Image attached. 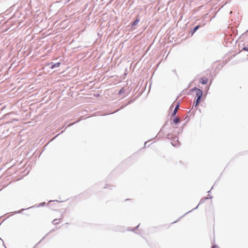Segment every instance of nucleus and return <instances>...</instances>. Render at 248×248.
<instances>
[{"instance_id": "nucleus-27", "label": "nucleus", "mask_w": 248, "mask_h": 248, "mask_svg": "<svg viewBox=\"0 0 248 248\" xmlns=\"http://www.w3.org/2000/svg\"><path fill=\"white\" fill-rule=\"evenodd\" d=\"M172 72L173 73H174L176 76H177V73H176V71L175 69L172 70Z\"/></svg>"}, {"instance_id": "nucleus-31", "label": "nucleus", "mask_w": 248, "mask_h": 248, "mask_svg": "<svg viewBox=\"0 0 248 248\" xmlns=\"http://www.w3.org/2000/svg\"><path fill=\"white\" fill-rule=\"evenodd\" d=\"M167 124H168V122H166L165 124H164V125L163 126V127H164Z\"/></svg>"}, {"instance_id": "nucleus-19", "label": "nucleus", "mask_w": 248, "mask_h": 248, "mask_svg": "<svg viewBox=\"0 0 248 248\" xmlns=\"http://www.w3.org/2000/svg\"><path fill=\"white\" fill-rule=\"evenodd\" d=\"M63 201H58V200H50L49 201H48V203H50L51 202H63Z\"/></svg>"}, {"instance_id": "nucleus-32", "label": "nucleus", "mask_w": 248, "mask_h": 248, "mask_svg": "<svg viewBox=\"0 0 248 248\" xmlns=\"http://www.w3.org/2000/svg\"><path fill=\"white\" fill-rule=\"evenodd\" d=\"M99 94H96V95H94V96H95V97H98L99 96Z\"/></svg>"}, {"instance_id": "nucleus-6", "label": "nucleus", "mask_w": 248, "mask_h": 248, "mask_svg": "<svg viewBox=\"0 0 248 248\" xmlns=\"http://www.w3.org/2000/svg\"><path fill=\"white\" fill-rule=\"evenodd\" d=\"M207 200V198H202L201 199L200 202H199V203L198 204V205L196 207L194 208L193 209H192L190 211H189L186 212V213H185L183 216H182L180 217H179V218H182V217L185 216L186 215L188 214L189 213L192 212V211H193L194 210H196V209H197L198 208V207H199V205L203 204Z\"/></svg>"}, {"instance_id": "nucleus-21", "label": "nucleus", "mask_w": 248, "mask_h": 248, "mask_svg": "<svg viewBox=\"0 0 248 248\" xmlns=\"http://www.w3.org/2000/svg\"><path fill=\"white\" fill-rule=\"evenodd\" d=\"M211 248H220L217 245L214 244L211 247Z\"/></svg>"}, {"instance_id": "nucleus-23", "label": "nucleus", "mask_w": 248, "mask_h": 248, "mask_svg": "<svg viewBox=\"0 0 248 248\" xmlns=\"http://www.w3.org/2000/svg\"><path fill=\"white\" fill-rule=\"evenodd\" d=\"M78 122H79V120L78 121H76L75 122H74L73 123L70 124H69V126H72V125H73L74 124H75L77 123Z\"/></svg>"}, {"instance_id": "nucleus-10", "label": "nucleus", "mask_w": 248, "mask_h": 248, "mask_svg": "<svg viewBox=\"0 0 248 248\" xmlns=\"http://www.w3.org/2000/svg\"><path fill=\"white\" fill-rule=\"evenodd\" d=\"M208 81V78L205 77L200 78L199 82L202 85H205Z\"/></svg>"}, {"instance_id": "nucleus-26", "label": "nucleus", "mask_w": 248, "mask_h": 248, "mask_svg": "<svg viewBox=\"0 0 248 248\" xmlns=\"http://www.w3.org/2000/svg\"><path fill=\"white\" fill-rule=\"evenodd\" d=\"M183 128L182 127V128L180 129L178 132V134L182 133Z\"/></svg>"}, {"instance_id": "nucleus-39", "label": "nucleus", "mask_w": 248, "mask_h": 248, "mask_svg": "<svg viewBox=\"0 0 248 248\" xmlns=\"http://www.w3.org/2000/svg\"><path fill=\"white\" fill-rule=\"evenodd\" d=\"M53 231H54V229L53 230H51V231L50 232H52Z\"/></svg>"}, {"instance_id": "nucleus-16", "label": "nucleus", "mask_w": 248, "mask_h": 248, "mask_svg": "<svg viewBox=\"0 0 248 248\" xmlns=\"http://www.w3.org/2000/svg\"><path fill=\"white\" fill-rule=\"evenodd\" d=\"M135 98L131 99L129 100L126 104H124V106H127L128 105H129L130 104L133 103L135 101Z\"/></svg>"}, {"instance_id": "nucleus-35", "label": "nucleus", "mask_w": 248, "mask_h": 248, "mask_svg": "<svg viewBox=\"0 0 248 248\" xmlns=\"http://www.w3.org/2000/svg\"><path fill=\"white\" fill-rule=\"evenodd\" d=\"M108 186H108V185H107V186H106V187H104V188H108Z\"/></svg>"}, {"instance_id": "nucleus-17", "label": "nucleus", "mask_w": 248, "mask_h": 248, "mask_svg": "<svg viewBox=\"0 0 248 248\" xmlns=\"http://www.w3.org/2000/svg\"><path fill=\"white\" fill-rule=\"evenodd\" d=\"M140 225V224H139L138 225H137V226H136L135 228H134L133 229H127L128 231H132L133 232H135V231L139 228V226Z\"/></svg>"}, {"instance_id": "nucleus-8", "label": "nucleus", "mask_w": 248, "mask_h": 248, "mask_svg": "<svg viewBox=\"0 0 248 248\" xmlns=\"http://www.w3.org/2000/svg\"><path fill=\"white\" fill-rule=\"evenodd\" d=\"M171 118L172 119V122H171V125H172L173 124L175 125H177L178 124H179L180 122V119L177 117L176 115L175 116H171Z\"/></svg>"}, {"instance_id": "nucleus-34", "label": "nucleus", "mask_w": 248, "mask_h": 248, "mask_svg": "<svg viewBox=\"0 0 248 248\" xmlns=\"http://www.w3.org/2000/svg\"><path fill=\"white\" fill-rule=\"evenodd\" d=\"M213 186L212 187L211 189L209 191H208L207 192H208V193L210 192L211 190L212 189H213Z\"/></svg>"}, {"instance_id": "nucleus-15", "label": "nucleus", "mask_w": 248, "mask_h": 248, "mask_svg": "<svg viewBox=\"0 0 248 248\" xmlns=\"http://www.w3.org/2000/svg\"><path fill=\"white\" fill-rule=\"evenodd\" d=\"M135 98L131 99L129 100L126 104H124V106H127L128 105H129L130 104L133 103L135 101Z\"/></svg>"}, {"instance_id": "nucleus-38", "label": "nucleus", "mask_w": 248, "mask_h": 248, "mask_svg": "<svg viewBox=\"0 0 248 248\" xmlns=\"http://www.w3.org/2000/svg\"><path fill=\"white\" fill-rule=\"evenodd\" d=\"M217 181V180L216 181ZM216 182H215V184H214V185L216 183Z\"/></svg>"}, {"instance_id": "nucleus-37", "label": "nucleus", "mask_w": 248, "mask_h": 248, "mask_svg": "<svg viewBox=\"0 0 248 248\" xmlns=\"http://www.w3.org/2000/svg\"><path fill=\"white\" fill-rule=\"evenodd\" d=\"M177 221H174L173 223H175V222H177Z\"/></svg>"}, {"instance_id": "nucleus-22", "label": "nucleus", "mask_w": 248, "mask_h": 248, "mask_svg": "<svg viewBox=\"0 0 248 248\" xmlns=\"http://www.w3.org/2000/svg\"><path fill=\"white\" fill-rule=\"evenodd\" d=\"M205 198H207V200H208V199H212V198H213V196H210V195H209V194H208V195L207 196V197H205Z\"/></svg>"}, {"instance_id": "nucleus-30", "label": "nucleus", "mask_w": 248, "mask_h": 248, "mask_svg": "<svg viewBox=\"0 0 248 248\" xmlns=\"http://www.w3.org/2000/svg\"><path fill=\"white\" fill-rule=\"evenodd\" d=\"M148 141H145L144 142V147H145L146 145H147V142H148Z\"/></svg>"}, {"instance_id": "nucleus-5", "label": "nucleus", "mask_w": 248, "mask_h": 248, "mask_svg": "<svg viewBox=\"0 0 248 248\" xmlns=\"http://www.w3.org/2000/svg\"><path fill=\"white\" fill-rule=\"evenodd\" d=\"M203 96V92L202 89H198L196 93V96L194 99L202 101V97Z\"/></svg>"}, {"instance_id": "nucleus-36", "label": "nucleus", "mask_w": 248, "mask_h": 248, "mask_svg": "<svg viewBox=\"0 0 248 248\" xmlns=\"http://www.w3.org/2000/svg\"><path fill=\"white\" fill-rule=\"evenodd\" d=\"M209 89V86L207 87V89L208 90Z\"/></svg>"}, {"instance_id": "nucleus-12", "label": "nucleus", "mask_w": 248, "mask_h": 248, "mask_svg": "<svg viewBox=\"0 0 248 248\" xmlns=\"http://www.w3.org/2000/svg\"><path fill=\"white\" fill-rule=\"evenodd\" d=\"M63 217V215H61V218L60 219H54V220H52V223L54 225H57V224H59V222H57V221H58V220H60L61 219H62V218Z\"/></svg>"}, {"instance_id": "nucleus-25", "label": "nucleus", "mask_w": 248, "mask_h": 248, "mask_svg": "<svg viewBox=\"0 0 248 248\" xmlns=\"http://www.w3.org/2000/svg\"><path fill=\"white\" fill-rule=\"evenodd\" d=\"M45 237V236H44V237H43V238H42V239H41V240H40V241L38 243H37V244H36L34 246V247H33V248H35V247H36L38 244H39V243H40L42 241V240H43V239H44Z\"/></svg>"}, {"instance_id": "nucleus-3", "label": "nucleus", "mask_w": 248, "mask_h": 248, "mask_svg": "<svg viewBox=\"0 0 248 248\" xmlns=\"http://www.w3.org/2000/svg\"><path fill=\"white\" fill-rule=\"evenodd\" d=\"M205 24V22H202L195 26L193 29H190L188 32L189 36H192L197 30H198L200 28L203 27Z\"/></svg>"}, {"instance_id": "nucleus-11", "label": "nucleus", "mask_w": 248, "mask_h": 248, "mask_svg": "<svg viewBox=\"0 0 248 248\" xmlns=\"http://www.w3.org/2000/svg\"><path fill=\"white\" fill-rule=\"evenodd\" d=\"M180 105L179 102H178L176 105H175V107L174 108V109H173L172 112L171 113V116H175L176 115V113L177 112V110L178 108H179Z\"/></svg>"}, {"instance_id": "nucleus-20", "label": "nucleus", "mask_w": 248, "mask_h": 248, "mask_svg": "<svg viewBox=\"0 0 248 248\" xmlns=\"http://www.w3.org/2000/svg\"><path fill=\"white\" fill-rule=\"evenodd\" d=\"M242 50H244L245 51L248 52V45L244 46L242 48Z\"/></svg>"}, {"instance_id": "nucleus-1", "label": "nucleus", "mask_w": 248, "mask_h": 248, "mask_svg": "<svg viewBox=\"0 0 248 248\" xmlns=\"http://www.w3.org/2000/svg\"><path fill=\"white\" fill-rule=\"evenodd\" d=\"M166 138L171 140V144L173 146H176L180 144L179 141V138L176 136H174L170 133H169L167 134Z\"/></svg>"}, {"instance_id": "nucleus-18", "label": "nucleus", "mask_w": 248, "mask_h": 248, "mask_svg": "<svg viewBox=\"0 0 248 248\" xmlns=\"http://www.w3.org/2000/svg\"><path fill=\"white\" fill-rule=\"evenodd\" d=\"M126 106H124V105H122V106H121V107L119 109H117L116 110H115L112 113H115L119 111V110H120L123 109Z\"/></svg>"}, {"instance_id": "nucleus-40", "label": "nucleus", "mask_w": 248, "mask_h": 248, "mask_svg": "<svg viewBox=\"0 0 248 248\" xmlns=\"http://www.w3.org/2000/svg\"><path fill=\"white\" fill-rule=\"evenodd\" d=\"M248 32V30L246 31V32Z\"/></svg>"}, {"instance_id": "nucleus-13", "label": "nucleus", "mask_w": 248, "mask_h": 248, "mask_svg": "<svg viewBox=\"0 0 248 248\" xmlns=\"http://www.w3.org/2000/svg\"><path fill=\"white\" fill-rule=\"evenodd\" d=\"M125 92V90L124 87H122L118 92V94L121 95Z\"/></svg>"}, {"instance_id": "nucleus-9", "label": "nucleus", "mask_w": 248, "mask_h": 248, "mask_svg": "<svg viewBox=\"0 0 248 248\" xmlns=\"http://www.w3.org/2000/svg\"><path fill=\"white\" fill-rule=\"evenodd\" d=\"M61 63L60 62H51L50 63H49L48 65L49 66V68L51 69H53L55 68H57L60 67L61 65Z\"/></svg>"}, {"instance_id": "nucleus-29", "label": "nucleus", "mask_w": 248, "mask_h": 248, "mask_svg": "<svg viewBox=\"0 0 248 248\" xmlns=\"http://www.w3.org/2000/svg\"><path fill=\"white\" fill-rule=\"evenodd\" d=\"M148 141H145L144 142V147H145L146 145H147V142H148Z\"/></svg>"}, {"instance_id": "nucleus-2", "label": "nucleus", "mask_w": 248, "mask_h": 248, "mask_svg": "<svg viewBox=\"0 0 248 248\" xmlns=\"http://www.w3.org/2000/svg\"><path fill=\"white\" fill-rule=\"evenodd\" d=\"M46 205V202H41L38 205H33V206H31L30 207H28V208H23L21 210H18V211H14L13 212H12V215H15V214H19V213H21L22 212V211H25L26 210H27V209H31V208H35V207H43V206H45Z\"/></svg>"}, {"instance_id": "nucleus-33", "label": "nucleus", "mask_w": 248, "mask_h": 248, "mask_svg": "<svg viewBox=\"0 0 248 248\" xmlns=\"http://www.w3.org/2000/svg\"><path fill=\"white\" fill-rule=\"evenodd\" d=\"M186 123H184V124H183V125H182V127H183H183H184V126H185V125H186Z\"/></svg>"}, {"instance_id": "nucleus-4", "label": "nucleus", "mask_w": 248, "mask_h": 248, "mask_svg": "<svg viewBox=\"0 0 248 248\" xmlns=\"http://www.w3.org/2000/svg\"><path fill=\"white\" fill-rule=\"evenodd\" d=\"M201 101L194 99L192 109H193L194 107L195 108L192 111H191V110H190L188 111V113L190 114V116H192V115L194 116L195 115V113L197 108V107H198V105H199V104L201 103Z\"/></svg>"}, {"instance_id": "nucleus-28", "label": "nucleus", "mask_w": 248, "mask_h": 248, "mask_svg": "<svg viewBox=\"0 0 248 248\" xmlns=\"http://www.w3.org/2000/svg\"><path fill=\"white\" fill-rule=\"evenodd\" d=\"M163 128H164V127H162L160 129V131H159V132L158 134H160V133H162V132H163Z\"/></svg>"}, {"instance_id": "nucleus-24", "label": "nucleus", "mask_w": 248, "mask_h": 248, "mask_svg": "<svg viewBox=\"0 0 248 248\" xmlns=\"http://www.w3.org/2000/svg\"><path fill=\"white\" fill-rule=\"evenodd\" d=\"M64 132V131H62L61 133L58 134L57 135H56L54 137V139H55L56 138H57V137H58L60 134H61L63 132Z\"/></svg>"}, {"instance_id": "nucleus-14", "label": "nucleus", "mask_w": 248, "mask_h": 248, "mask_svg": "<svg viewBox=\"0 0 248 248\" xmlns=\"http://www.w3.org/2000/svg\"><path fill=\"white\" fill-rule=\"evenodd\" d=\"M198 89H199L197 88L196 87H194L189 90L188 94H190L191 93L194 92L195 91L196 92Z\"/></svg>"}, {"instance_id": "nucleus-7", "label": "nucleus", "mask_w": 248, "mask_h": 248, "mask_svg": "<svg viewBox=\"0 0 248 248\" xmlns=\"http://www.w3.org/2000/svg\"><path fill=\"white\" fill-rule=\"evenodd\" d=\"M140 21V18L139 15H138L136 16V18L135 20L131 22L130 23V26L131 28H133L135 26H136Z\"/></svg>"}]
</instances>
